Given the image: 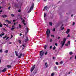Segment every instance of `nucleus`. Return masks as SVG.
<instances>
[{
  "instance_id": "nucleus-23",
  "label": "nucleus",
  "mask_w": 76,
  "mask_h": 76,
  "mask_svg": "<svg viewBox=\"0 0 76 76\" xmlns=\"http://www.w3.org/2000/svg\"><path fill=\"white\" fill-rule=\"evenodd\" d=\"M22 46H23V49H24V48H25V46L23 45H22Z\"/></svg>"
},
{
  "instance_id": "nucleus-39",
  "label": "nucleus",
  "mask_w": 76,
  "mask_h": 76,
  "mask_svg": "<svg viewBox=\"0 0 76 76\" xmlns=\"http://www.w3.org/2000/svg\"><path fill=\"white\" fill-rule=\"evenodd\" d=\"M54 69L55 70H56V69H57V67L55 66L54 67Z\"/></svg>"
},
{
  "instance_id": "nucleus-20",
  "label": "nucleus",
  "mask_w": 76,
  "mask_h": 76,
  "mask_svg": "<svg viewBox=\"0 0 76 76\" xmlns=\"http://www.w3.org/2000/svg\"><path fill=\"white\" fill-rule=\"evenodd\" d=\"M26 31H27V32L28 33V32H29V29H28V28H26Z\"/></svg>"
},
{
  "instance_id": "nucleus-58",
  "label": "nucleus",
  "mask_w": 76,
  "mask_h": 76,
  "mask_svg": "<svg viewBox=\"0 0 76 76\" xmlns=\"http://www.w3.org/2000/svg\"><path fill=\"white\" fill-rule=\"evenodd\" d=\"M60 37H58V39H60Z\"/></svg>"
},
{
  "instance_id": "nucleus-41",
  "label": "nucleus",
  "mask_w": 76,
  "mask_h": 76,
  "mask_svg": "<svg viewBox=\"0 0 76 76\" xmlns=\"http://www.w3.org/2000/svg\"><path fill=\"white\" fill-rule=\"evenodd\" d=\"M55 45H56V46L58 45H57V43H55Z\"/></svg>"
},
{
  "instance_id": "nucleus-30",
  "label": "nucleus",
  "mask_w": 76,
  "mask_h": 76,
  "mask_svg": "<svg viewBox=\"0 0 76 76\" xmlns=\"http://www.w3.org/2000/svg\"><path fill=\"white\" fill-rule=\"evenodd\" d=\"M34 74H35V73H37V71L36 70H35L34 72Z\"/></svg>"
},
{
  "instance_id": "nucleus-5",
  "label": "nucleus",
  "mask_w": 76,
  "mask_h": 76,
  "mask_svg": "<svg viewBox=\"0 0 76 76\" xmlns=\"http://www.w3.org/2000/svg\"><path fill=\"white\" fill-rule=\"evenodd\" d=\"M35 69V65L34 66L32 67L31 69V72H32V71L34 70V69Z\"/></svg>"
},
{
  "instance_id": "nucleus-22",
  "label": "nucleus",
  "mask_w": 76,
  "mask_h": 76,
  "mask_svg": "<svg viewBox=\"0 0 76 76\" xmlns=\"http://www.w3.org/2000/svg\"><path fill=\"white\" fill-rule=\"evenodd\" d=\"M52 24H53V23H52L51 22H49V25H50V26H52Z\"/></svg>"
},
{
  "instance_id": "nucleus-29",
  "label": "nucleus",
  "mask_w": 76,
  "mask_h": 76,
  "mask_svg": "<svg viewBox=\"0 0 76 76\" xmlns=\"http://www.w3.org/2000/svg\"><path fill=\"white\" fill-rule=\"evenodd\" d=\"M56 48V46H54L53 48V50H54Z\"/></svg>"
},
{
  "instance_id": "nucleus-24",
  "label": "nucleus",
  "mask_w": 76,
  "mask_h": 76,
  "mask_svg": "<svg viewBox=\"0 0 76 76\" xmlns=\"http://www.w3.org/2000/svg\"><path fill=\"white\" fill-rule=\"evenodd\" d=\"M7 67L8 68H10L11 67V65H8L7 66Z\"/></svg>"
},
{
  "instance_id": "nucleus-1",
  "label": "nucleus",
  "mask_w": 76,
  "mask_h": 76,
  "mask_svg": "<svg viewBox=\"0 0 76 76\" xmlns=\"http://www.w3.org/2000/svg\"><path fill=\"white\" fill-rule=\"evenodd\" d=\"M66 38H64L63 41L61 42V48H62V47L64 46V44L65 43V42H66Z\"/></svg>"
},
{
  "instance_id": "nucleus-63",
  "label": "nucleus",
  "mask_w": 76,
  "mask_h": 76,
  "mask_svg": "<svg viewBox=\"0 0 76 76\" xmlns=\"http://www.w3.org/2000/svg\"><path fill=\"white\" fill-rule=\"evenodd\" d=\"M5 38H5V37H3V39H5Z\"/></svg>"
},
{
  "instance_id": "nucleus-21",
  "label": "nucleus",
  "mask_w": 76,
  "mask_h": 76,
  "mask_svg": "<svg viewBox=\"0 0 76 76\" xmlns=\"http://www.w3.org/2000/svg\"><path fill=\"white\" fill-rule=\"evenodd\" d=\"M67 44L69 45H70V41H68Z\"/></svg>"
},
{
  "instance_id": "nucleus-54",
  "label": "nucleus",
  "mask_w": 76,
  "mask_h": 76,
  "mask_svg": "<svg viewBox=\"0 0 76 76\" xmlns=\"http://www.w3.org/2000/svg\"><path fill=\"white\" fill-rule=\"evenodd\" d=\"M3 25H5V26H6V25H7V24H4V23Z\"/></svg>"
},
{
  "instance_id": "nucleus-45",
  "label": "nucleus",
  "mask_w": 76,
  "mask_h": 76,
  "mask_svg": "<svg viewBox=\"0 0 76 76\" xmlns=\"http://www.w3.org/2000/svg\"><path fill=\"white\" fill-rule=\"evenodd\" d=\"M0 53H2V50H0Z\"/></svg>"
},
{
  "instance_id": "nucleus-48",
  "label": "nucleus",
  "mask_w": 76,
  "mask_h": 76,
  "mask_svg": "<svg viewBox=\"0 0 76 76\" xmlns=\"http://www.w3.org/2000/svg\"><path fill=\"white\" fill-rule=\"evenodd\" d=\"M75 24V23L74 22H73V25H74Z\"/></svg>"
},
{
  "instance_id": "nucleus-33",
  "label": "nucleus",
  "mask_w": 76,
  "mask_h": 76,
  "mask_svg": "<svg viewBox=\"0 0 76 76\" xmlns=\"http://www.w3.org/2000/svg\"><path fill=\"white\" fill-rule=\"evenodd\" d=\"M54 73H53L51 74V76H54Z\"/></svg>"
},
{
  "instance_id": "nucleus-18",
  "label": "nucleus",
  "mask_w": 76,
  "mask_h": 76,
  "mask_svg": "<svg viewBox=\"0 0 76 76\" xmlns=\"http://www.w3.org/2000/svg\"><path fill=\"white\" fill-rule=\"evenodd\" d=\"M19 28H20V29L22 28V25H21L19 24Z\"/></svg>"
},
{
  "instance_id": "nucleus-56",
  "label": "nucleus",
  "mask_w": 76,
  "mask_h": 76,
  "mask_svg": "<svg viewBox=\"0 0 76 76\" xmlns=\"http://www.w3.org/2000/svg\"><path fill=\"white\" fill-rule=\"evenodd\" d=\"M72 57H71L70 58V60H71V59H72Z\"/></svg>"
},
{
  "instance_id": "nucleus-37",
  "label": "nucleus",
  "mask_w": 76,
  "mask_h": 76,
  "mask_svg": "<svg viewBox=\"0 0 76 76\" xmlns=\"http://www.w3.org/2000/svg\"><path fill=\"white\" fill-rule=\"evenodd\" d=\"M56 65H58V62H56Z\"/></svg>"
},
{
  "instance_id": "nucleus-43",
  "label": "nucleus",
  "mask_w": 76,
  "mask_h": 76,
  "mask_svg": "<svg viewBox=\"0 0 76 76\" xmlns=\"http://www.w3.org/2000/svg\"><path fill=\"white\" fill-rule=\"evenodd\" d=\"M51 37H54V35H51Z\"/></svg>"
},
{
  "instance_id": "nucleus-53",
  "label": "nucleus",
  "mask_w": 76,
  "mask_h": 76,
  "mask_svg": "<svg viewBox=\"0 0 76 76\" xmlns=\"http://www.w3.org/2000/svg\"><path fill=\"white\" fill-rule=\"evenodd\" d=\"M10 7H8V9L9 10H10Z\"/></svg>"
},
{
  "instance_id": "nucleus-32",
  "label": "nucleus",
  "mask_w": 76,
  "mask_h": 76,
  "mask_svg": "<svg viewBox=\"0 0 76 76\" xmlns=\"http://www.w3.org/2000/svg\"><path fill=\"white\" fill-rule=\"evenodd\" d=\"M15 29V28H12L11 29V31H13V29Z\"/></svg>"
},
{
  "instance_id": "nucleus-38",
  "label": "nucleus",
  "mask_w": 76,
  "mask_h": 76,
  "mask_svg": "<svg viewBox=\"0 0 76 76\" xmlns=\"http://www.w3.org/2000/svg\"><path fill=\"white\" fill-rule=\"evenodd\" d=\"M68 45H69L67 43L66 44H65V45L66 46V47H67V46H68Z\"/></svg>"
},
{
  "instance_id": "nucleus-47",
  "label": "nucleus",
  "mask_w": 76,
  "mask_h": 76,
  "mask_svg": "<svg viewBox=\"0 0 76 76\" xmlns=\"http://www.w3.org/2000/svg\"><path fill=\"white\" fill-rule=\"evenodd\" d=\"M11 37L10 38V39L12 38H13V36H12V35H11Z\"/></svg>"
},
{
  "instance_id": "nucleus-19",
  "label": "nucleus",
  "mask_w": 76,
  "mask_h": 76,
  "mask_svg": "<svg viewBox=\"0 0 76 76\" xmlns=\"http://www.w3.org/2000/svg\"><path fill=\"white\" fill-rule=\"evenodd\" d=\"M69 54L70 55H72V54H73V52H70Z\"/></svg>"
},
{
  "instance_id": "nucleus-42",
  "label": "nucleus",
  "mask_w": 76,
  "mask_h": 76,
  "mask_svg": "<svg viewBox=\"0 0 76 76\" xmlns=\"http://www.w3.org/2000/svg\"><path fill=\"white\" fill-rule=\"evenodd\" d=\"M1 34L3 36V35H4V34L3 33V34Z\"/></svg>"
},
{
  "instance_id": "nucleus-62",
  "label": "nucleus",
  "mask_w": 76,
  "mask_h": 76,
  "mask_svg": "<svg viewBox=\"0 0 76 76\" xmlns=\"http://www.w3.org/2000/svg\"><path fill=\"white\" fill-rule=\"evenodd\" d=\"M9 44H12V42H10L9 43Z\"/></svg>"
},
{
  "instance_id": "nucleus-15",
  "label": "nucleus",
  "mask_w": 76,
  "mask_h": 76,
  "mask_svg": "<svg viewBox=\"0 0 76 76\" xmlns=\"http://www.w3.org/2000/svg\"><path fill=\"white\" fill-rule=\"evenodd\" d=\"M44 9L45 10H46L47 9V6H46L45 7H44Z\"/></svg>"
},
{
  "instance_id": "nucleus-12",
  "label": "nucleus",
  "mask_w": 76,
  "mask_h": 76,
  "mask_svg": "<svg viewBox=\"0 0 76 76\" xmlns=\"http://www.w3.org/2000/svg\"><path fill=\"white\" fill-rule=\"evenodd\" d=\"M29 41V39H28V37H26V39H25V42H27V41Z\"/></svg>"
},
{
  "instance_id": "nucleus-35",
  "label": "nucleus",
  "mask_w": 76,
  "mask_h": 76,
  "mask_svg": "<svg viewBox=\"0 0 76 76\" xmlns=\"http://www.w3.org/2000/svg\"><path fill=\"white\" fill-rule=\"evenodd\" d=\"M63 61H61V62H60V64H63Z\"/></svg>"
},
{
  "instance_id": "nucleus-31",
  "label": "nucleus",
  "mask_w": 76,
  "mask_h": 76,
  "mask_svg": "<svg viewBox=\"0 0 76 76\" xmlns=\"http://www.w3.org/2000/svg\"><path fill=\"white\" fill-rule=\"evenodd\" d=\"M49 41L50 42H52V41H53V40L52 39H50Z\"/></svg>"
},
{
  "instance_id": "nucleus-27",
  "label": "nucleus",
  "mask_w": 76,
  "mask_h": 76,
  "mask_svg": "<svg viewBox=\"0 0 76 76\" xmlns=\"http://www.w3.org/2000/svg\"><path fill=\"white\" fill-rule=\"evenodd\" d=\"M18 42H19V44H21V41H20V40L19 39L18 40Z\"/></svg>"
},
{
  "instance_id": "nucleus-4",
  "label": "nucleus",
  "mask_w": 76,
  "mask_h": 76,
  "mask_svg": "<svg viewBox=\"0 0 76 76\" xmlns=\"http://www.w3.org/2000/svg\"><path fill=\"white\" fill-rule=\"evenodd\" d=\"M44 54V52H43L42 50L40 52V55L41 56H42Z\"/></svg>"
},
{
  "instance_id": "nucleus-52",
  "label": "nucleus",
  "mask_w": 76,
  "mask_h": 76,
  "mask_svg": "<svg viewBox=\"0 0 76 76\" xmlns=\"http://www.w3.org/2000/svg\"><path fill=\"white\" fill-rule=\"evenodd\" d=\"M67 37H70V35L68 34L67 36Z\"/></svg>"
},
{
  "instance_id": "nucleus-10",
  "label": "nucleus",
  "mask_w": 76,
  "mask_h": 76,
  "mask_svg": "<svg viewBox=\"0 0 76 76\" xmlns=\"http://www.w3.org/2000/svg\"><path fill=\"white\" fill-rule=\"evenodd\" d=\"M45 67L46 68H47L48 67V65H47V62L45 63Z\"/></svg>"
},
{
  "instance_id": "nucleus-57",
  "label": "nucleus",
  "mask_w": 76,
  "mask_h": 76,
  "mask_svg": "<svg viewBox=\"0 0 76 76\" xmlns=\"http://www.w3.org/2000/svg\"><path fill=\"white\" fill-rule=\"evenodd\" d=\"M13 22H15V21H16V20H13Z\"/></svg>"
},
{
  "instance_id": "nucleus-28",
  "label": "nucleus",
  "mask_w": 76,
  "mask_h": 76,
  "mask_svg": "<svg viewBox=\"0 0 76 76\" xmlns=\"http://www.w3.org/2000/svg\"><path fill=\"white\" fill-rule=\"evenodd\" d=\"M44 49H46V48H47V45H45L44 46Z\"/></svg>"
},
{
  "instance_id": "nucleus-6",
  "label": "nucleus",
  "mask_w": 76,
  "mask_h": 76,
  "mask_svg": "<svg viewBox=\"0 0 76 76\" xmlns=\"http://www.w3.org/2000/svg\"><path fill=\"white\" fill-rule=\"evenodd\" d=\"M24 24V25H26V24L25 22V20L23 19V20L21 21Z\"/></svg>"
},
{
  "instance_id": "nucleus-40",
  "label": "nucleus",
  "mask_w": 76,
  "mask_h": 76,
  "mask_svg": "<svg viewBox=\"0 0 76 76\" xmlns=\"http://www.w3.org/2000/svg\"><path fill=\"white\" fill-rule=\"evenodd\" d=\"M18 12H20L21 10H18Z\"/></svg>"
},
{
  "instance_id": "nucleus-34",
  "label": "nucleus",
  "mask_w": 76,
  "mask_h": 76,
  "mask_svg": "<svg viewBox=\"0 0 76 76\" xmlns=\"http://www.w3.org/2000/svg\"><path fill=\"white\" fill-rule=\"evenodd\" d=\"M0 27L1 28H2V27H3V25L1 24L0 25Z\"/></svg>"
},
{
  "instance_id": "nucleus-8",
  "label": "nucleus",
  "mask_w": 76,
  "mask_h": 76,
  "mask_svg": "<svg viewBox=\"0 0 76 76\" xmlns=\"http://www.w3.org/2000/svg\"><path fill=\"white\" fill-rule=\"evenodd\" d=\"M22 53H21L20 54L19 56L18 57V58H21L22 57Z\"/></svg>"
},
{
  "instance_id": "nucleus-59",
  "label": "nucleus",
  "mask_w": 76,
  "mask_h": 76,
  "mask_svg": "<svg viewBox=\"0 0 76 76\" xmlns=\"http://www.w3.org/2000/svg\"><path fill=\"white\" fill-rule=\"evenodd\" d=\"M2 36V35H1V34H0V37H1Z\"/></svg>"
},
{
  "instance_id": "nucleus-49",
  "label": "nucleus",
  "mask_w": 76,
  "mask_h": 76,
  "mask_svg": "<svg viewBox=\"0 0 76 76\" xmlns=\"http://www.w3.org/2000/svg\"><path fill=\"white\" fill-rule=\"evenodd\" d=\"M53 31H56V29H55V28H53Z\"/></svg>"
},
{
  "instance_id": "nucleus-13",
  "label": "nucleus",
  "mask_w": 76,
  "mask_h": 76,
  "mask_svg": "<svg viewBox=\"0 0 76 76\" xmlns=\"http://www.w3.org/2000/svg\"><path fill=\"white\" fill-rule=\"evenodd\" d=\"M19 16L20 17V19L21 20H23V18H22L19 15H18V17H19Z\"/></svg>"
},
{
  "instance_id": "nucleus-11",
  "label": "nucleus",
  "mask_w": 76,
  "mask_h": 76,
  "mask_svg": "<svg viewBox=\"0 0 76 76\" xmlns=\"http://www.w3.org/2000/svg\"><path fill=\"white\" fill-rule=\"evenodd\" d=\"M6 68H5L3 70H2L1 71L2 72H6Z\"/></svg>"
},
{
  "instance_id": "nucleus-50",
  "label": "nucleus",
  "mask_w": 76,
  "mask_h": 76,
  "mask_svg": "<svg viewBox=\"0 0 76 76\" xmlns=\"http://www.w3.org/2000/svg\"><path fill=\"white\" fill-rule=\"evenodd\" d=\"M47 54V52H46L45 53V55H46V54Z\"/></svg>"
},
{
  "instance_id": "nucleus-46",
  "label": "nucleus",
  "mask_w": 76,
  "mask_h": 76,
  "mask_svg": "<svg viewBox=\"0 0 76 76\" xmlns=\"http://www.w3.org/2000/svg\"><path fill=\"white\" fill-rule=\"evenodd\" d=\"M9 37H7V38L6 39V40H7V39H9Z\"/></svg>"
},
{
  "instance_id": "nucleus-14",
  "label": "nucleus",
  "mask_w": 76,
  "mask_h": 76,
  "mask_svg": "<svg viewBox=\"0 0 76 76\" xmlns=\"http://www.w3.org/2000/svg\"><path fill=\"white\" fill-rule=\"evenodd\" d=\"M63 26V24H62L61 26V30H63V29H64V27H62Z\"/></svg>"
},
{
  "instance_id": "nucleus-7",
  "label": "nucleus",
  "mask_w": 76,
  "mask_h": 76,
  "mask_svg": "<svg viewBox=\"0 0 76 76\" xmlns=\"http://www.w3.org/2000/svg\"><path fill=\"white\" fill-rule=\"evenodd\" d=\"M6 22H7L9 24H10V23H11V22H12V21H11V22L9 21L8 20H6Z\"/></svg>"
},
{
  "instance_id": "nucleus-17",
  "label": "nucleus",
  "mask_w": 76,
  "mask_h": 76,
  "mask_svg": "<svg viewBox=\"0 0 76 76\" xmlns=\"http://www.w3.org/2000/svg\"><path fill=\"white\" fill-rule=\"evenodd\" d=\"M2 17H3V18H7V16L6 15H3L2 16Z\"/></svg>"
},
{
  "instance_id": "nucleus-25",
  "label": "nucleus",
  "mask_w": 76,
  "mask_h": 76,
  "mask_svg": "<svg viewBox=\"0 0 76 76\" xmlns=\"http://www.w3.org/2000/svg\"><path fill=\"white\" fill-rule=\"evenodd\" d=\"M5 53H8V50H7L5 51H4Z\"/></svg>"
},
{
  "instance_id": "nucleus-2",
  "label": "nucleus",
  "mask_w": 76,
  "mask_h": 76,
  "mask_svg": "<svg viewBox=\"0 0 76 76\" xmlns=\"http://www.w3.org/2000/svg\"><path fill=\"white\" fill-rule=\"evenodd\" d=\"M34 4L33 3L32 4L31 6L30 7V8L28 11V13H30L31 12V10L33 9L34 8Z\"/></svg>"
},
{
  "instance_id": "nucleus-9",
  "label": "nucleus",
  "mask_w": 76,
  "mask_h": 76,
  "mask_svg": "<svg viewBox=\"0 0 76 76\" xmlns=\"http://www.w3.org/2000/svg\"><path fill=\"white\" fill-rule=\"evenodd\" d=\"M69 32H70V29H67V31L66 32V34H69Z\"/></svg>"
},
{
  "instance_id": "nucleus-44",
  "label": "nucleus",
  "mask_w": 76,
  "mask_h": 76,
  "mask_svg": "<svg viewBox=\"0 0 76 76\" xmlns=\"http://www.w3.org/2000/svg\"><path fill=\"white\" fill-rule=\"evenodd\" d=\"M52 46H51L50 47V49H51V48H52Z\"/></svg>"
},
{
  "instance_id": "nucleus-36",
  "label": "nucleus",
  "mask_w": 76,
  "mask_h": 76,
  "mask_svg": "<svg viewBox=\"0 0 76 76\" xmlns=\"http://www.w3.org/2000/svg\"><path fill=\"white\" fill-rule=\"evenodd\" d=\"M11 16L12 17H13V16H15V15L13 14H11Z\"/></svg>"
},
{
  "instance_id": "nucleus-61",
  "label": "nucleus",
  "mask_w": 76,
  "mask_h": 76,
  "mask_svg": "<svg viewBox=\"0 0 76 76\" xmlns=\"http://www.w3.org/2000/svg\"><path fill=\"white\" fill-rule=\"evenodd\" d=\"M2 12V10L0 11V13Z\"/></svg>"
},
{
  "instance_id": "nucleus-64",
  "label": "nucleus",
  "mask_w": 76,
  "mask_h": 76,
  "mask_svg": "<svg viewBox=\"0 0 76 76\" xmlns=\"http://www.w3.org/2000/svg\"><path fill=\"white\" fill-rule=\"evenodd\" d=\"M14 27V26L13 25L12 26V28H13Z\"/></svg>"
},
{
  "instance_id": "nucleus-55",
  "label": "nucleus",
  "mask_w": 76,
  "mask_h": 76,
  "mask_svg": "<svg viewBox=\"0 0 76 76\" xmlns=\"http://www.w3.org/2000/svg\"><path fill=\"white\" fill-rule=\"evenodd\" d=\"M22 35V34H20V36H21V35Z\"/></svg>"
},
{
  "instance_id": "nucleus-26",
  "label": "nucleus",
  "mask_w": 76,
  "mask_h": 76,
  "mask_svg": "<svg viewBox=\"0 0 76 76\" xmlns=\"http://www.w3.org/2000/svg\"><path fill=\"white\" fill-rule=\"evenodd\" d=\"M46 13H45L44 14V18H45L46 17Z\"/></svg>"
},
{
  "instance_id": "nucleus-51",
  "label": "nucleus",
  "mask_w": 76,
  "mask_h": 76,
  "mask_svg": "<svg viewBox=\"0 0 76 76\" xmlns=\"http://www.w3.org/2000/svg\"><path fill=\"white\" fill-rule=\"evenodd\" d=\"M6 26H7V27H9V25H8V24H7V25H6Z\"/></svg>"
},
{
  "instance_id": "nucleus-60",
  "label": "nucleus",
  "mask_w": 76,
  "mask_h": 76,
  "mask_svg": "<svg viewBox=\"0 0 76 76\" xmlns=\"http://www.w3.org/2000/svg\"><path fill=\"white\" fill-rule=\"evenodd\" d=\"M54 58H55V57H53V59H54Z\"/></svg>"
},
{
  "instance_id": "nucleus-16",
  "label": "nucleus",
  "mask_w": 76,
  "mask_h": 76,
  "mask_svg": "<svg viewBox=\"0 0 76 76\" xmlns=\"http://www.w3.org/2000/svg\"><path fill=\"white\" fill-rule=\"evenodd\" d=\"M15 55H16V56H18V52L15 51Z\"/></svg>"
},
{
  "instance_id": "nucleus-3",
  "label": "nucleus",
  "mask_w": 76,
  "mask_h": 76,
  "mask_svg": "<svg viewBox=\"0 0 76 76\" xmlns=\"http://www.w3.org/2000/svg\"><path fill=\"white\" fill-rule=\"evenodd\" d=\"M50 33V31L48 29H47V31H46V34L47 35V38L49 37V34Z\"/></svg>"
}]
</instances>
